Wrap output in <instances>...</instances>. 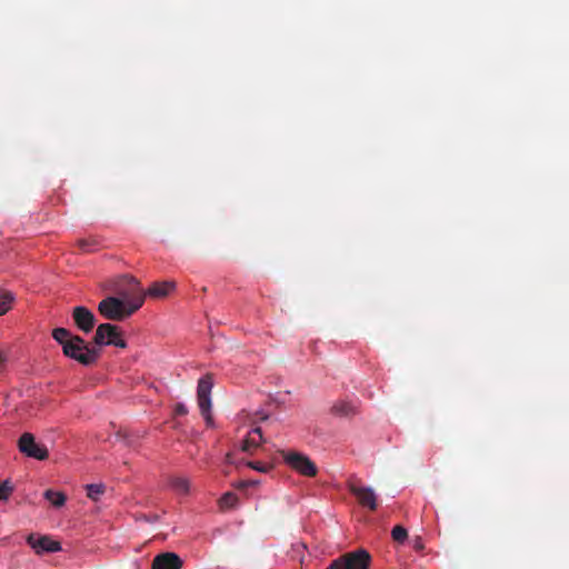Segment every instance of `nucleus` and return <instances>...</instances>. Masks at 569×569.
<instances>
[{
  "label": "nucleus",
  "mask_w": 569,
  "mask_h": 569,
  "mask_svg": "<svg viewBox=\"0 0 569 569\" xmlns=\"http://www.w3.org/2000/svg\"><path fill=\"white\" fill-rule=\"evenodd\" d=\"M349 491L357 498L358 502L370 510L377 509V497L372 488L356 483H349Z\"/></svg>",
  "instance_id": "obj_10"
},
{
  "label": "nucleus",
  "mask_w": 569,
  "mask_h": 569,
  "mask_svg": "<svg viewBox=\"0 0 569 569\" xmlns=\"http://www.w3.org/2000/svg\"><path fill=\"white\" fill-rule=\"evenodd\" d=\"M14 296L10 291L0 290V316L7 313L12 306Z\"/></svg>",
  "instance_id": "obj_19"
},
{
  "label": "nucleus",
  "mask_w": 569,
  "mask_h": 569,
  "mask_svg": "<svg viewBox=\"0 0 569 569\" xmlns=\"http://www.w3.org/2000/svg\"><path fill=\"white\" fill-rule=\"evenodd\" d=\"M284 462L305 477H315L318 468L309 457L296 451H281Z\"/></svg>",
  "instance_id": "obj_6"
},
{
  "label": "nucleus",
  "mask_w": 569,
  "mask_h": 569,
  "mask_svg": "<svg viewBox=\"0 0 569 569\" xmlns=\"http://www.w3.org/2000/svg\"><path fill=\"white\" fill-rule=\"evenodd\" d=\"M391 537L396 542L403 543L408 537L407 529L402 526L393 527Z\"/></svg>",
  "instance_id": "obj_23"
},
{
  "label": "nucleus",
  "mask_w": 569,
  "mask_h": 569,
  "mask_svg": "<svg viewBox=\"0 0 569 569\" xmlns=\"http://www.w3.org/2000/svg\"><path fill=\"white\" fill-rule=\"evenodd\" d=\"M4 361V357L3 355L0 352V362H3Z\"/></svg>",
  "instance_id": "obj_31"
},
{
  "label": "nucleus",
  "mask_w": 569,
  "mask_h": 569,
  "mask_svg": "<svg viewBox=\"0 0 569 569\" xmlns=\"http://www.w3.org/2000/svg\"><path fill=\"white\" fill-rule=\"evenodd\" d=\"M201 415H202V417L204 418V420H206L207 425H208V426H212V423H213V422H212V416H211V412H210V411H208V412H206V413H201Z\"/></svg>",
  "instance_id": "obj_28"
},
{
  "label": "nucleus",
  "mask_w": 569,
  "mask_h": 569,
  "mask_svg": "<svg viewBox=\"0 0 569 569\" xmlns=\"http://www.w3.org/2000/svg\"><path fill=\"white\" fill-rule=\"evenodd\" d=\"M52 338L61 345L66 357L78 361L82 366L89 367L94 365L101 355V349L90 347L83 338L72 335L66 328L53 329Z\"/></svg>",
  "instance_id": "obj_1"
},
{
  "label": "nucleus",
  "mask_w": 569,
  "mask_h": 569,
  "mask_svg": "<svg viewBox=\"0 0 569 569\" xmlns=\"http://www.w3.org/2000/svg\"><path fill=\"white\" fill-rule=\"evenodd\" d=\"M331 411L339 417H350L357 413V408L349 401H338L332 406Z\"/></svg>",
  "instance_id": "obj_15"
},
{
  "label": "nucleus",
  "mask_w": 569,
  "mask_h": 569,
  "mask_svg": "<svg viewBox=\"0 0 569 569\" xmlns=\"http://www.w3.org/2000/svg\"><path fill=\"white\" fill-rule=\"evenodd\" d=\"M226 461H227V463H230V465L233 463L231 453H227Z\"/></svg>",
  "instance_id": "obj_30"
},
{
  "label": "nucleus",
  "mask_w": 569,
  "mask_h": 569,
  "mask_svg": "<svg viewBox=\"0 0 569 569\" xmlns=\"http://www.w3.org/2000/svg\"><path fill=\"white\" fill-rule=\"evenodd\" d=\"M213 387L212 376L206 375L198 381L197 397L210 396Z\"/></svg>",
  "instance_id": "obj_17"
},
{
  "label": "nucleus",
  "mask_w": 569,
  "mask_h": 569,
  "mask_svg": "<svg viewBox=\"0 0 569 569\" xmlns=\"http://www.w3.org/2000/svg\"><path fill=\"white\" fill-rule=\"evenodd\" d=\"M257 483H258V481H240L236 487L238 489H244L248 486H253V485H257Z\"/></svg>",
  "instance_id": "obj_27"
},
{
  "label": "nucleus",
  "mask_w": 569,
  "mask_h": 569,
  "mask_svg": "<svg viewBox=\"0 0 569 569\" xmlns=\"http://www.w3.org/2000/svg\"><path fill=\"white\" fill-rule=\"evenodd\" d=\"M44 498L57 508L62 507L67 499L62 492L51 489L44 491Z\"/></svg>",
  "instance_id": "obj_18"
},
{
  "label": "nucleus",
  "mask_w": 569,
  "mask_h": 569,
  "mask_svg": "<svg viewBox=\"0 0 569 569\" xmlns=\"http://www.w3.org/2000/svg\"><path fill=\"white\" fill-rule=\"evenodd\" d=\"M19 451L28 458L37 460H46L49 457L47 447L36 441V438L30 432H24L18 440Z\"/></svg>",
  "instance_id": "obj_7"
},
{
  "label": "nucleus",
  "mask_w": 569,
  "mask_h": 569,
  "mask_svg": "<svg viewBox=\"0 0 569 569\" xmlns=\"http://www.w3.org/2000/svg\"><path fill=\"white\" fill-rule=\"evenodd\" d=\"M143 305V298L137 296L128 302L118 297H107L101 300L98 305V311L100 315L112 321H122L139 310Z\"/></svg>",
  "instance_id": "obj_2"
},
{
  "label": "nucleus",
  "mask_w": 569,
  "mask_h": 569,
  "mask_svg": "<svg viewBox=\"0 0 569 569\" xmlns=\"http://www.w3.org/2000/svg\"><path fill=\"white\" fill-rule=\"evenodd\" d=\"M247 466L253 470H257L262 473H267L272 469V465L262 463L259 461H248Z\"/></svg>",
  "instance_id": "obj_24"
},
{
  "label": "nucleus",
  "mask_w": 569,
  "mask_h": 569,
  "mask_svg": "<svg viewBox=\"0 0 569 569\" xmlns=\"http://www.w3.org/2000/svg\"><path fill=\"white\" fill-rule=\"evenodd\" d=\"M169 486L178 495H188L191 485L188 478L173 476L169 478Z\"/></svg>",
  "instance_id": "obj_14"
},
{
  "label": "nucleus",
  "mask_w": 569,
  "mask_h": 569,
  "mask_svg": "<svg viewBox=\"0 0 569 569\" xmlns=\"http://www.w3.org/2000/svg\"><path fill=\"white\" fill-rule=\"evenodd\" d=\"M371 556L365 549L347 552L335 559L327 569H369Z\"/></svg>",
  "instance_id": "obj_3"
},
{
  "label": "nucleus",
  "mask_w": 569,
  "mask_h": 569,
  "mask_svg": "<svg viewBox=\"0 0 569 569\" xmlns=\"http://www.w3.org/2000/svg\"><path fill=\"white\" fill-rule=\"evenodd\" d=\"M238 503V497L233 492H226L220 499L219 505L221 509L234 508Z\"/></svg>",
  "instance_id": "obj_21"
},
{
  "label": "nucleus",
  "mask_w": 569,
  "mask_h": 569,
  "mask_svg": "<svg viewBox=\"0 0 569 569\" xmlns=\"http://www.w3.org/2000/svg\"><path fill=\"white\" fill-rule=\"evenodd\" d=\"M87 496L93 500H99L100 496L104 493L106 487L101 483H91L86 486Z\"/></svg>",
  "instance_id": "obj_20"
},
{
  "label": "nucleus",
  "mask_w": 569,
  "mask_h": 569,
  "mask_svg": "<svg viewBox=\"0 0 569 569\" xmlns=\"http://www.w3.org/2000/svg\"><path fill=\"white\" fill-rule=\"evenodd\" d=\"M413 548L416 550H421L423 548V545H422V541H421L420 538H416L415 543H413Z\"/></svg>",
  "instance_id": "obj_29"
},
{
  "label": "nucleus",
  "mask_w": 569,
  "mask_h": 569,
  "mask_svg": "<svg viewBox=\"0 0 569 569\" xmlns=\"http://www.w3.org/2000/svg\"><path fill=\"white\" fill-rule=\"evenodd\" d=\"M110 290L120 299L129 301L137 296H141L144 299L143 290L140 287V282L131 276H122L116 279L110 287Z\"/></svg>",
  "instance_id": "obj_5"
},
{
  "label": "nucleus",
  "mask_w": 569,
  "mask_h": 569,
  "mask_svg": "<svg viewBox=\"0 0 569 569\" xmlns=\"http://www.w3.org/2000/svg\"><path fill=\"white\" fill-rule=\"evenodd\" d=\"M174 287H176L174 282H171V281L154 282L143 293H144V297L149 296L151 298H163V297L168 296L169 292L174 289Z\"/></svg>",
  "instance_id": "obj_13"
},
{
  "label": "nucleus",
  "mask_w": 569,
  "mask_h": 569,
  "mask_svg": "<svg viewBox=\"0 0 569 569\" xmlns=\"http://www.w3.org/2000/svg\"><path fill=\"white\" fill-rule=\"evenodd\" d=\"M198 405L201 413H206L211 410V398L210 396L198 397Z\"/></svg>",
  "instance_id": "obj_25"
},
{
  "label": "nucleus",
  "mask_w": 569,
  "mask_h": 569,
  "mask_svg": "<svg viewBox=\"0 0 569 569\" xmlns=\"http://www.w3.org/2000/svg\"><path fill=\"white\" fill-rule=\"evenodd\" d=\"M174 413L177 416H184L188 413V409L183 403H177L174 407Z\"/></svg>",
  "instance_id": "obj_26"
},
{
  "label": "nucleus",
  "mask_w": 569,
  "mask_h": 569,
  "mask_svg": "<svg viewBox=\"0 0 569 569\" xmlns=\"http://www.w3.org/2000/svg\"><path fill=\"white\" fill-rule=\"evenodd\" d=\"M182 560L174 552H163L152 560V569H181Z\"/></svg>",
  "instance_id": "obj_11"
},
{
  "label": "nucleus",
  "mask_w": 569,
  "mask_h": 569,
  "mask_svg": "<svg viewBox=\"0 0 569 569\" xmlns=\"http://www.w3.org/2000/svg\"><path fill=\"white\" fill-rule=\"evenodd\" d=\"M262 430L260 427L253 428L248 436L243 439L241 445V450L249 455H252L253 451L260 447L263 442Z\"/></svg>",
  "instance_id": "obj_12"
},
{
  "label": "nucleus",
  "mask_w": 569,
  "mask_h": 569,
  "mask_svg": "<svg viewBox=\"0 0 569 569\" xmlns=\"http://www.w3.org/2000/svg\"><path fill=\"white\" fill-rule=\"evenodd\" d=\"M72 319L77 328L84 333L90 332L96 325L94 315L87 307L83 306H78L73 308Z\"/></svg>",
  "instance_id": "obj_9"
},
{
  "label": "nucleus",
  "mask_w": 569,
  "mask_h": 569,
  "mask_svg": "<svg viewBox=\"0 0 569 569\" xmlns=\"http://www.w3.org/2000/svg\"><path fill=\"white\" fill-rule=\"evenodd\" d=\"M14 487L10 480H0V501H7L12 495Z\"/></svg>",
  "instance_id": "obj_22"
},
{
  "label": "nucleus",
  "mask_w": 569,
  "mask_h": 569,
  "mask_svg": "<svg viewBox=\"0 0 569 569\" xmlns=\"http://www.w3.org/2000/svg\"><path fill=\"white\" fill-rule=\"evenodd\" d=\"M27 542L38 555L61 550L60 542L51 539L49 536H36L31 533L28 536Z\"/></svg>",
  "instance_id": "obj_8"
},
{
  "label": "nucleus",
  "mask_w": 569,
  "mask_h": 569,
  "mask_svg": "<svg viewBox=\"0 0 569 569\" xmlns=\"http://www.w3.org/2000/svg\"><path fill=\"white\" fill-rule=\"evenodd\" d=\"M76 244L79 248L80 252L91 253L99 249L100 241L94 237H88L78 239Z\"/></svg>",
  "instance_id": "obj_16"
},
{
  "label": "nucleus",
  "mask_w": 569,
  "mask_h": 569,
  "mask_svg": "<svg viewBox=\"0 0 569 569\" xmlns=\"http://www.w3.org/2000/svg\"><path fill=\"white\" fill-rule=\"evenodd\" d=\"M93 343L96 348H101L102 346H114L121 349L127 348V342L121 337V330L119 327L111 325L109 322L101 323L98 326L96 333L93 336Z\"/></svg>",
  "instance_id": "obj_4"
}]
</instances>
